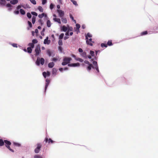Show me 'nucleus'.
Segmentation results:
<instances>
[{
  "mask_svg": "<svg viewBox=\"0 0 158 158\" xmlns=\"http://www.w3.org/2000/svg\"><path fill=\"white\" fill-rule=\"evenodd\" d=\"M44 60L43 58H40L39 57H38L35 63L37 66H39L40 65V64L43 65L44 64Z\"/></svg>",
  "mask_w": 158,
  "mask_h": 158,
  "instance_id": "nucleus-1",
  "label": "nucleus"
},
{
  "mask_svg": "<svg viewBox=\"0 0 158 158\" xmlns=\"http://www.w3.org/2000/svg\"><path fill=\"white\" fill-rule=\"evenodd\" d=\"M71 60L72 58L71 57H65L63 59V62H62V65L64 66L68 64Z\"/></svg>",
  "mask_w": 158,
  "mask_h": 158,
  "instance_id": "nucleus-2",
  "label": "nucleus"
},
{
  "mask_svg": "<svg viewBox=\"0 0 158 158\" xmlns=\"http://www.w3.org/2000/svg\"><path fill=\"white\" fill-rule=\"evenodd\" d=\"M91 61L93 62L92 63L94 65L93 66L94 67V69H95L97 71V73H99V70L97 62L95 60H94V59H92Z\"/></svg>",
  "mask_w": 158,
  "mask_h": 158,
  "instance_id": "nucleus-3",
  "label": "nucleus"
},
{
  "mask_svg": "<svg viewBox=\"0 0 158 158\" xmlns=\"http://www.w3.org/2000/svg\"><path fill=\"white\" fill-rule=\"evenodd\" d=\"M36 147L34 150V152L35 153H39L42 147V144L40 143H37L36 145Z\"/></svg>",
  "mask_w": 158,
  "mask_h": 158,
  "instance_id": "nucleus-4",
  "label": "nucleus"
},
{
  "mask_svg": "<svg viewBox=\"0 0 158 158\" xmlns=\"http://www.w3.org/2000/svg\"><path fill=\"white\" fill-rule=\"evenodd\" d=\"M57 12L58 13V15L60 17L62 18L63 17L64 15V12L61 10H57Z\"/></svg>",
  "mask_w": 158,
  "mask_h": 158,
  "instance_id": "nucleus-5",
  "label": "nucleus"
},
{
  "mask_svg": "<svg viewBox=\"0 0 158 158\" xmlns=\"http://www.w3.org/2000/svg\"><path fill=\"white\" fill-rule=\"evenodd\" d=\"M35 56H39L41 51L40 47H37L35 49Z\"/></svg>",
  "mask_w": 158,
  "mask_h": 158,
  "instance_id": "nucleus-6",
  "label": "nucleus"
},
{
  "mask_svg": "<svg viewBox=\"0 0 158 158\" xmlns=\"http://www.w3.org/2000/svg\"><path fill=\"white\" fill-rule=\"evenodd\" d=\"M68 66L69 67H79L80 66V63H72L68 64Z\"/></svg>",
  "mask_w": 158,
  "mask_h": 158,
  "instance_id": "nucleus-7",
  "label": "nucleus"
},
{
  "mask_svg": "<svg viewBox=\"0 0 158 158\" xmlns=\"http://www.w3.org/2000/svg\"><path fill=\"white\" fill-rule=\"evenodd\" d=\"M50 82V80L49 79H47L46 80V83H45V91H44L45 92H46V91L47 89V87L49 84Z\"/></svg>",
  "mask_w": 158,
  "mask_h": 158,
  "instance_id": "nucleus-8",
  "label": "nucleus"
},
{
  "mask_svg": "<svg viewBox=\"0 0 158 158\" xmlns=\"http://www.w3.org/2000/svg\"><path fill=\"white\" fill-rule=\"evenodd\" d=\"M48 39V36L46 37V39L44 40V44H50L51 42V41L50 40H49Z\"/></svg>",
  "mask_w": 158,
  "mask_h": 158,
  "instance_id": "nucleus-9",
  "label": "nucleus"
},
{
  "mask_svg": "<svg viewBox=\"0 0 158 158\" xmlns=\"http://www.w3.org/2000/svg\"><path fill=\"white\" fill-rule=\"evenodd\" d=\"M76 28H74L75 31H77L78 32H79V28L81 26L78 23H76Z\"/></svg>",
  "mask_w": 158,
  "mask_h": 158,
  "instance_id": "nucleus-10",
  "label": "nucleus"
},
{
  "mask_svg": "<svg viewBox=\"0 0 158 158\" xmlns=\"http://www.w3.org/2000/svg\"><path fill=\"white\" fill-rule=\"evenodd\" d=\"M61 31L64 32H66L68 30V28L65 26L63 25V26L60 27Z\"/></svg>",
  "mask_w": 158,
  "mask_h": 158,
  "instance_id": "nucleus-11",
  "label": "nucleus"
},
{
  "mask_svg": "<svg viewBox=\"0 0 158 158\" xmlns=\"http://www.w3.org/2000/svg\"><path fill=\"white\" fill-rule=\"evenodd\" d=\"M85 40H86V43L87 45H89L90 46H92L93 44H92L89 43V39L88 38V37L87 36H86V35H85Z\"/></svg>",
  "mask_w": 158,
  "mask_h": 158,
  "instance_id": "nucleus-12",
  "label": "nucleus"
},
{
  "mask_svg": "<svg viewBox=\"0 0 158 158\" xmlns=\"http://www.w3.org/2000/svg\"><path fill=\"white\" fill-rule=\"evenodd\" d=\"M91 68L94 69H95L94 67L93 66V65L91 64H90L89 65V66L87 67V70L89 71H90L91 70Z\"/></svg>",
  "mask_w": 158,
  "mask_h": 158,
  "instance_id": "nucleus-13",
  "label": "nucleus"
},
{
  "mask_svg": "<svg viewBox=\"0 0 158 158\" xmlns=\"http://www.w3.org/2000/svg\"><path fill=\"white\" fill-rule=\"evenodd\" d=\"M53 20L55 22H57L59 24H60L61 23L60 19L59 18H53Z\"/></svg>",
  "mask_w": 158,
  "mask_h": 158,
  "instance_id": "nucleus-14",
  "label": "nucleus"
},
{
  "mask_svg": "<svg viewBox=\"0 0 158 158\" xmlns=\"http://www.w3.org/2000/svg\"><path fill=\"white\" fill-rule=\"evenodd\" d=\"M18 0H12L10 2V3L13 5H15L18 3Z\"/></svg>",
  "mask_w": 158,
  "mask_h": 158,
  "instance_id": "nucleus-15",
  "label": "nucleus"
},
{
  "mask_svg": "<svg viewBox=\"0 0 158 158\" xmlns=\"http://www.w3.org/2000/svg\"><path fill=\"white\" fill-rule=\"evenodd\" d=\"M4 142L5 143V146L8 145H10L11 144V143L10 141L6 140H4Z\"/></svg>",
  "mask_w": 158,
  "mask_h": 158,
  "instance_id": "nucleus-16",
  "label": "nucleus"
},
{
  "mask_svg": "<svg viewBox=\"0 0 158 158\" xmlns=\"http://www.w3.org/2000/svg\"><path fill=\"white\" fill-rule=\"evenodd\" d=\"M55 65L54 63L53 62H51L49 63L48 65V67L49 68H52Z\"/></svg>",
  "mask_w": 158,
  "mask_h": 158,
  "instance_id": "nucleus-17",
  "label": "nucleus"
},
{
  "mask_svg": "<svg viewBox=\"0 0 158 158\" xmlns=\"http://www.w3.org/2000/svg\"><path fill=\"white\" fill-rule=\"evenodd\" d=\"M82 53L81 54V55L85 58H87V56L86 55V53L85 52H82Z\"/></svg>",
  "mask_w": 158,
  "mask_h": 158,
  "instance_id": "nucleus-18",
  "label": "nucleus"
},
{
  "mask_svg": "<svg viewBox=\"0 0 158 158\" xmlns=\"http://www.w3.org/2000/svg\"><path fill=\"white\" fill-rule=\"evenodd\" d=\"M6 7L9 8L8 10L9 11H11L12 10L11 7H12L10 3H7L6 5Z\"/></svg>",
  "mask_w": 158,
  "mask_h": 158,
  "instance_id": "nucleus-19",
  "label": "nucleus"
},
{
  "mask_svg": "<svg viewBox=\"0 0 158 158\" xmlns=\"http://www.w3.org/2000/svg\"><path fill=\"white\" fill-rule=\"evenodd\" d=\"M6 2V0H0V5L5 6Z\"/></svg>",
  "mask_w": 158,
  "mask_h": 158,
  "instance_id": "nucleus-20",
  "label": "nucleus"
},
{
  "mask_svg": "<svg viewBox=\"0 0 158 158\" xmlns=\"http://www.w3.org/2000/svg\"><path fill=\"white\" fill-rule=\"evenodd\" d=\"M57 71V69L55 68H54L52 69V74L53 75H56Z\"/></svg>",
  "mask_w": 158,
  "mask_h": 158,
  "instance_id": "nucleus-21",
  "label": "nucleus"
},
{
  "mask_svg": "<svg viewBox=\"0 0 158 158\" xmlns=\"http://www.w3.org/2000/svg\"><path fill=\"white\" fill-rule=\"evenodd\" d=\"M61 18V21L62 23H67V20L66 18H64L63 17Z\"/></svg>",
  "mask_w": 158,
  "mask_h": 158,
  "instance_id": "nucleus-22",
  "label": "nucleus"
},
{
  "mask_svg": "<svg viewBox=\"0 0 158 158\" xmlns=\"http://www.w3.org/2000/svg\"><path fill=\"white\" fill-rule=\"evenodd\" d=\"M51 23L50 20H48L47 22V26L48 27H49L51 26Z\"/></svg>",
  "mask_w": 158,
  "mask_h": 158,
  "instance_id": "nucleus-23",
  "label": "nucleus"
},
{
  "mask_svg": "<svg viewBox=\"0 0 158 158\" xmlns=\"http://www.w3.org/2000/svg\"><path fill=\"white\" fill-rule=\"evenodd\" d=\"M45 16V17L47 16V15L46 14H45L44 13H43L41 14H39L38 15V17L40 18H42L44 16Z\"/></svg>",
  "mask_w": 158,
  "mask_h": 158,
  "instance_id": "nucleus-24",
  "label": "nucleus"
},
{
  "mask_svg": "<svg viewBox=\"0 0 158 158\" xmlns=\"http://www.w3.org/2000/svg\"><path fill=\"white\" fill-rule=\"evenodd\" d=\"M70 1L73 3V4L75 6H77L78 5L77 3V1L74 0H70Z\"/></svg>",
  "mask_w": 158,
  "mask_h": 158,
  "instance_id": "nucleus-25",
  "label": "nucleus"
},
{
  "mask_svg": "<svg viewBox=\"0 0 158 158\" xmlns=\"http://www.w3.org/2000/svg\"><path fill=\"white\" fill-rule=\"evenodd\" d=\"M9 44L12 45L13 47L17 48L18 47L17 44L15 43H11L10 42L9 43Z\"/></svg>",
  "mask_w": 158,
  "mask_h": 158,
  "instance_id": "nucleus-26",
  "label": "nucleus"
},
{
  "mask_svg": "<svg viewBox=\"0 0 158 158\" xmlns=\"http://www.w3.org/2000/svg\"><path fill=\"white\" fill-rule=\"evenodd\" d=\"M13 145L14 146H16V147H20L21 146L20 144L19 143H16L15 142H13Z\"/></svg>",
  "mask_w": 158,
  "mask_h": 158,
  "instance_id": "nucleus-27",
  "label": "nucleus"
},
{
  "mask_svg": "<svg viewBox=\"0 0 158 158\" xmlns=\"http://www.w3.org/2000/svg\"><path fill=\"white\" fill-rule=\"evenodd\" d=\"M27 52L29 53H31L32 51V49L31 47H28L27 48Z\"/></svg>",
  "mask_w": 158,
  "mask_h": 158,
  "instance_id": "nucleus-28",
  "label": "nucleus"
},
{
  "mask_svg": "<svg viewBox=\"0 0 158 158\" xmlns=\"http://www.w3.org/2000/svg\"><path fill=\"white\" fill-rule=\"evenodd\" d=\"M4 141L2 139H0V146H2L4 145Z\"/></svg>",
  "mask_w": 158,
  "mask_h": 158,
  "instance_id": "nucleus-29",
  "label": "nucleus"
},
{
  "mask_svg": "<svg viewBox=\"0 0 158 158\" xmlns=\"http://www.w3.org/2000/svg\"><path fill=\"white\" fill-rule=\"evenodd\" d=\"M10 145H8L7 146H6V147L11 152H14V150L10 148Z\"/></svg>",
  "mask_w": 158,
  "mask_h": 158,
  "instance_id": "nucleus-30",
  "label": "nucleus"
},
{
  "mask_svg": "<svg viewBox=\"0 0 158 158\" xmlns=\"http://www.w3.org/2000/svg\"><path fill=\"white\" fill-rule=\"evenodd\" d=\"M28 45L30 46L29 47H31L32 48H33L34 47V45L32 43H29L28 44Z\"/></svg>",
  "mask_w": 158,
  "mask_h": 158,
  "instance_id": "nucleus-31",
  "label": "nucleus"
},
{
  "mask_svg": "<svg viewBox=\"0 0 158 158\" xmlns=\"http://www.w3.org/2000/svg\"><path fill=\"white\" fill-rule=\"evenodd\" d=\"M20 13L22 15H24L25 14V12L24 10L23 9H21L19 10Z\"/></svg>",
  "mask_w": 158,
  "mask_h": 158,
  "instance_id": "nucleus-32",
  "label": "nucleus"
},
{
  "mask_svg": "<svg viewBox=\"0 0 158 158\" xmlns=\"http://www.w3.org/2000/svg\"><path fill=\"white\" fill-rule=\"evenodd\" d=\"M75 60L81 62H82L83 61V60L82 59L79 57H77V58H76Z\"/></svg>",
  "mask_w": 158,
  "mask_h": 158,
  "instance_id": "nucleus-33",
  "label": "nucleus"
},
{
  "mask_svg": "<svg viewBox=\"0 0 158 158\" xmlns=\"http://www.w3.org/2000/svg\"><path fill=\"white\" fill-rule=\"evenodd\" d=\"M89 54L92 56H95L94 52V51L90 50L89 52Z\"/></svg>",
  "mask_w": 158,
  "mask_h": 158,
  "instance_id": "nucleus-34",
  "label": "nucleus"
},
{
  "mask_svg": "<svg viewBox=\"0 0 158 158\" xmlns=\"http://www.w3.org/2000/svg\"><path fill=\"white\" fill-rule=\"evenodd\" d=\"M38 10L39 11L41 12H43L44 11V9L42 6H39L38 7Z\"/></svg>",
  "mask_w": 158,
  "mask_h": 158,
  "instance_id": "nucleus-35",
  "label": "nucleus"
},
{
  "mask_svg": "<svg viewBox=\"0 0 158 158\" xmlns=\"http://www.w3.org/2000/svg\"><path fill=\"white\" fill-rule=\"evenodd\" d=\"M36 18L35 16H33L32 18V22L33 24H34L35 22Z\"/></svg>",
  "mask_w": 158,
  "mask_h": 158,
  "instance_id": "nucleus-36",
  "label": "nucleus"
},
{
  "mask_svg": "<svg viewBox=\"0 0 158 158\" xmlns=\"http://www.w3.org/2000/svg\"><path fill=\"white\" fill-rule=\"evenodd\" d=\"M101 46L102 48L105 47L106 48L107 47V44L105 43H102L101 44Z\"/></svg>",
  "mask_w": 158,
  "mask_h": 158,
  "instance_id": "nucleus-37",
  "label": "nucleus"
},
{
  "mask_svg": "<svg viewBox=\"0 0 158 158\" xmlns=\"http://www.w3.org/2000/svg\"><path fill=\"white\" fill-rule=\"evenodd\" d=\"M34 158H42V157L39 155H35L34 156Z\"/></svg>",
  "mask_w": 158,
  "mask_h": 158,
  "instance_id": "nucleus-38",
  "label": "nucleus"
},
{
  "mask_svg": "<svg viewBox=\"0 0 158 158\" xmlns=\"http://www.w3.org/2000/svg\"><path fill=\"white\" fill-rule=\"evenodd\" d=\"M107 44L109 46H111L113 45L112 41L111 40H109L108 41Z\"/></svg>",
  "mask_w": 158,
  "mask_h": 158,
  "instance_id": "nucleus-39",
  "label": "nucleus"
},
{
  "mask_svg": "<svg viewBox=\"0 0 158 158\" xmlns=\"http://www.w3.org/2000/svg\"><path fill=\"white\" fill-rule=\"evenodd\" d=\"M64 36V33H61L59 36V38L60 40H61L63 39Z\"/></svg>",
  "mask_w": 158,
  "mask_h": 158,
  "instance_id": "nucleus-40",
  "label": "nucleus"
},
{
  "mask_svg": "<svg viewBox=\"0 0 158 158\" xmlns=\"http://www.w3.org/2000/svg\"><path fill=\"white\" fill-rule=\"evenodd\" d=\"M47 53L49 56H51V53L50 50H47Z\"/></svg>",
  "mask_w": 158,
  "mask_h": 158,
  "instance_id": "nucleus-41",
  "label": "nucleus"
},
{
  "mask_svg": "<svg viewBox=\"0 0 158 158\" xmlns=\"http://www.w3.org/2000/svg\"><path fill=\"white\" fill-rule=\"evenodd\" d=\"M32 43L34 44H35L37 43L38 41L36 39H34L32 40Z\"/></svg>",
  "mask_w": 158,
  "mask_h": 158,
  "instance_id": "nucleus-42",
  "label": "nucleus"
},
{
  "mask_svg": "<svg viewBox=\"0 0 158 158\" xmlns=\"http://www.w3.org/2000/svg\"><path fill=\"white\" fill-rule=\"evenodd\" d=\"M58 43V44L60 46H61L63 45L62 41L61 40H59Z\"/></svg>",
  "mask_w": 158,
  "mask_h": 158,
  "instance_id": "nucleus-43",
  "label": "nucleus"
},
{
  "mask_svg": "<svg viewBox=\"0 0 158 158\" xmlns=\"http://www.w3.org/2000/svg\"><path fill=\"white\" fill-rule=\"evenodd\" d=\"M147 33H148L147 31H143V32H141V35H146L147 34Z\"/></svg>",
  "mask_w": 158,
  "mask_h": 158,
  "instance_id": "nucleus-44",
  "label": "nucleus"
},
{
  "mask_svg": "<svg viewBox=\"0 0 158 158\" xmlns=\"http://www.w3.org/2000/svg\"><path fill=\"white\" fill-rule=\"evenodd\" d=\"M27 16L29 19H30L31 17V14H30V13L29 12H28L27 13Z\"/></svg>",
  "mask_w": 158,
  "mask_h": 158,
  "instance_id": "nucleus-45",
  "label": "nucleus"
},
{
  "mask_svg": "<svg viewBox=\"0 0 158 158\" xmlns=\"http://www.w3.org/2000/svg\"><path fill=\"white\" fill-rule=\"evenodd\" d=\"M45 31V28H44L42 30V31L41 32V34L43 36H44V32Z\"/></svg>",
  "mask_w": 158,
  "mask_h": 158,
  "instance_id": "nucleus-46",
  "label": "nucleus"
},
{
  "mask_svg": "<svg viewBox=\"0 0 158 158\" xmlns=\"http://www.w3.org/2000/svg\"><path fill=\"white\" fill-rule=\"evenodd\" d=\"M86 35L89 38H91L92 36V35L89 33H88Z\"/></svg>",
  "mask_w": 158,
  "mask_h": 158,
  "instance_id": "nucleus-47",
  "label": "nucleus"
},
{
  "mask_svg": "<svg viewBox=\"0 0 158 158\" xmlns=\"http://www.w3.org/2000/svg\"><path fill=\"white\" fill-rule=\"evenodd\" d=\"M31 14L33 15H35V16H37L38 15L37 14L36 12L34 11L31 12Z\"/></svg>",
  "mask_w": 158,
  "mask_h": 158,
  "instance_id": "nucleus-48",
  "label": "nucleus"
},
{
  "mask_svg": "<svg viewBox=\"0 0 158 158\" xmlns=\"http://www.w3.org/2000/svg\"><path fill=\"white\" fill-rule=\"evenodd\" d=\"M43 75L44 76V78H46V77H47V73L45 72H44L43 73Z\"/></svg>",
  "mask_w": 158,
  "mask_h": 158,
  "instance_id": "nucleus-49",
  "label": "nucleus"
},
{
  "mask_svg": "<svg viewBox=\"0 0 158 158\" xmlns=\"http://www.w3.org/2000/svg\"><path fill=\"white\" fill-rule=\"evenodd\" d=\"M54 5L52 3H51L50 6V8L51 10H52L54 8Z\"/></svg>",
  "mask_w": 158,
  "mask_h": 158,
  "instance_id": "nucleus-50",
  "label": "nucleus"
},
{
  "mask_svg": "<svg viewBox=\"0 0 158 158\" xmlns=\"http://www.w3.org/2000/svg\"><path fill=\"white\" fill-rule=\"evenodd\" d=\"M31 3L34 5H35L36 3V1L35 0H31L30 1Z\"/></svg>",
  "mask_w": 158,
  "mask_h": 158,
  "instance_id": "nucleus-51",
  "label": "nucleus"
},
{
  "mask_svg": "<svg viewBox=\"0 0 158 158\" xmlns=\"http://www.w3.org/2000/svg\"><path fill=\"white\" fill-rule=\"evenodd\" d=\"M47 2V0H42V4L43 5L45 4Z\"/></svg>",
  "mask_w": 158,
  "mask_h": 158,
  "instance_id": "nucleus-52",
  "label": "nucleus"
},
{
  "mask_svg": "<svg viewBox=\"0 0 158 158\" xmlns=\"http://www.w3.org/2000/svg\"><path fill=\"white\" fill-rule=\"evenodd\" d=\"M27 23L30 27L31 28V27H32V25L31 22L29 21H28Z\"/></svg>",
  "mask_w": 158,
  "mask_h": 158,
  "instance_id": "nucleus-53",
  "label": "nucleus"
},
{
  "mask_svg": "<svg viewBox=\"0 0 158 158\" xmlns=\"http://www.w3.org/2000/svg\"><path fill=\"white\" fill-rule=\"evenodd\" d=\"M58 50L61 53L62 52V48L61 46H59L58 47Z\"/></svg>",
  "mask_w": 158,
  "mask_h": 158,
  "instance_id": "nucleus-54",
  "label": "nucleus"
},
{
  "mask_svg": "<svg viewBox=\"0 0 158 158\" xmlns=\"http://www.w3.org/2000/svg\"><path fill=\"white\" fill-rule=\"evenodd\" d=\"M92 39H91V38H90L89 39V43H91V44H93V43H94V41H92Z\"/></svg>",
  "mask_w": 158,
  "mask_h": 158,
  "instance_id": "nucleus-55",
  "label": "nucleus"
},
{
  "mask_svg": "<svg viewBox=\"0 0 158 158\" xmlns=\"http://www.w3.org/2000/svg\"><path fill=\"white\" fill-rule=\"evenodd\" d=\"M14 13L16 15H18L19 13V10H15L14 11Z\"/></svg>",
  "mask_w": 158,
  "mask_h": 158,
  "instance_id": "nucleus-56",
  "label": "nucleus"
},
{
  "mask_svg": "<svg viewBox=\"0 0 158 158\" xmlns=\"http://www.w3.org/2000/svg\"><path fill=\"white\" fill-rule=\"evenodd\" d=\"M84 62L85 64H88V65H89L90 64H91L87 60H85L84 61Z\"/></svg>",
  "mask_w": 158,
  "mask_h": 158,
  "instance_id": "nucleus-57",
  "label": "nucleus"
},
{
  "mask_svg": "<svg viewBox=\"0 0 158 158\" xmlns=\"http://www.w3.org/2000/svg\"><path fill=\"white\" fill-rule=\"evenodd\" d=\"M78 52H79L82 53L83 52V50L81 48H79L78 49Z\"/></svg>",
  "mask_w": 158,
  "mask_h": 158,
  "instance_id": "nucleus-58",
  "label": "nucleus"
},
{
  "mask_svg": "<svg viewBox=\"0 0 158 158\" xmlns=\"http://www.w3.org/2000/svg\"><path fill=\"white\" fill-rule=\"evenodd\" d=\"M48 143H53V141L51 139H48Z\"/></svg>",
  "mask_w": 158,
  "mask_h": 158,
  "instance_id": "nucleus-59",
  "label": "nucleus"
},
{
  "mask_svg": "<svg viewBox=\"0 0 158 158\" xmlns=\"http://www.w3.org/2000/svg\"><path fill=\"white\" fill-rule=\"evenodd\" d=\"M59 70L61 72H62L63 70V69L62 68H60L59 69Z\"/></svg>",
  "mask_w": 158,
  "mask_h": 158,
  "instance_id": "nucleus-60",
  "label": "nucleus"
},
{
  "mask_svg": "<svg viewBox=\"0 0 158 158\" xmlns=\"http://www.w3.org/2000/svg\"><path fill=\"white\" fill-rule=\"evenodd\" d=\"M73 27H69L68 31H72L73 30Z\"/></svg>",
  "mask_w": 158,
  "mask_h": 158,
  "instance_id": "nucleus-61",
  "label": "nucleus"
},
{
  "mask_svg": "<svg viewBox=\"0 0 158 158\" xmlns=\"http://www.w3.org/2000/svg\"><path fill=\"white\" fill-rule=\"evenodd\" d=\"M21 8V6L20 5H19L17 7V10H19Z\"/></svg>",
  "mask_w": 158,
  "mask_h": 158,
  "instance_id": "nucleus-62",
  "label": "nucleus"
},
{
  "mask_svg": "<svg viewBox=\"0 0 158 158\" xmlns=\"http://www.w3.org/2000/svg\"><path fill=\"white\" fill-rule=\"evenodd\" d=\"M85 24H83L82 26H81V28L83 29H84L85 28Z\"/></svg>",
  "mask_w": 158,
  "mask_h": 158,
  "instance_id": "nucleus-63",
  "label": "nucleus"
},
{
  "mask_svg": "<svg viewBox=\"0 0 158 158\" xmlns=\"http://www.w3.org/2000/svg\"><path fill=\"white\" fill-rule=\"evenodd\" d=\"M57 60V59L55 58H54L52 59V60L54 61H56Z\"/></svg>",
  "mask_w": 158,
  "mask_h": 158,
  "instance_id": "nucleus-64",
  "label": "nucleus"
}]
</instances>
